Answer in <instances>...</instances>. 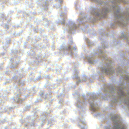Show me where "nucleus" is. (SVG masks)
I'll list each match as a JSON object with an SVG mask.
<instances>
[{
    "instance_id": "1",
    "label": "nucleus",
    "mask_w": 129,
    "mask_h": 129,
    "mask_svg": "<svg viewBox=\"0 0 129 129\" xmlns=\"http://www.w3.org/2000/svg\"><path fill=\"white\" fill-rule=\"evenodd\" d=\"M114 129H125L124 127H121L119 125H118L116 126H115L114 127Z\"/></svg>"
},
{
    "instance_id": "2",
    "label": "nucleus",
    "mask_w": 129,
    "mask_h": 129,
    "mask_svg": "<svg viewBox=\"0 0 129 129\" xmlns=\"http://www.w3.org/2000/svg\"><path fill=\"white\" fill-rule=\"evenodd\" d=\"M91 108H92V109L93 110H95V109H93V106H91Z\"/></svg>"
},
{
    "instance_id": "3",
    "label": "nucleus",
    "mask_w": 129,
    "mask_h": 129,
    "mask_svg": "<svg viewBox=\"0 0 129 129\" xmlns=\"http://www.w3.org/2000/svg\"><path fill=\"white\" fill-rule=\"evenodd\" d=\"M118 14H119V15L120 14V13L119 12H118V13H117Z\"/></svg>"
},
{
    "instance_id": "4",
    "label": "nucleus",
    "mask_w": 129,
    "mask_h": 129,
    "mask_svg": "<svg viewBox=\"0 0 129 129\" xmlns=\"http://www.w3.org/2000/svg\"><path fill=\"white\" fill-rule=\"evenodd\" d=\"M120 2H121L122 1V0H120Z\"/></svg>"
},
{
    "instance_id": "5",
    "label": "nucleus",
    "mask_w": 129,
    "mask_h": 129,
    "mask_svg": "<svg viewBox=\"0 0 129 129\" xmlns=\"http://www.w3.org/2000/svg\"><path fill=\"white\" fill-rule=\"evenodd\" d=\"M69 49H70V47H69Z\"/></svg>"
},
{
    "instance_id": "6",
    "label": "nucleus",
    "mask_w": 129,
    "mask_h": 129,
    "mask_svg": "<svg viewBox=\"0 0 129 129\" xmlns=\"http://www.w3.org/2000/svg\"><path fill=\"white\" fill-rule=\"evenodd\" d=\"M128 15L129 16V14H128Z\"/></svg>"
}]
</instances>
